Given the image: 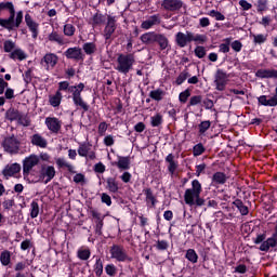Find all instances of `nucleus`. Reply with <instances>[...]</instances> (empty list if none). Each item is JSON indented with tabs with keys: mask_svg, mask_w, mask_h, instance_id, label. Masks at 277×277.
<instances>
[{
	"mask_svg": "<svg viewBox=\"0 0 277 277\" xmlns=\"http://www.w3.org/2000/svg\"><path fill=\"white\" fill-rule=\"evenodd\" d=\"M2 11L9 12L10 16L8 18H0V27L8 29V31H16L23 23V11L16 13L12 2H2Z\"/></svg>",
	"mask_w": 277,
	"mask_h": 277,
	"instance_id": "nucleus-1",
	"label": "nucleus"
},
{
	"mask_svg": "<svg viewBox=\"0 0 277 277\" xmlns=\"http://www.w3.org/2000/svg\"><path fill=\"white\" fill-rule=\"evenodd\" d=\"M200 194H202V184L198 180H193L192 188L186 189L184 193V202L188 207H203L205 199L200 197Z\"/></svg>",
	"mask_w": 277,
	"mask_h": 277,
	"instance_id": "nucleus-2",
	"label": "nucleus"
},
{
	"mask_svg": "<svg viewBox=\"0 0 277 277\" xmlns=\"http://www.w3.org/2000/svg\"><path fill=\"white\" fill-rule=\"evenodd\" d=\"M55 167L49 164H42L39 174H36V171H32L30 174V183H51L55 179Z\"/></svg>",
	"mask_w": 277,
	"mask_h": 277,
	"instance_id": "nucleus-3",
	"label": "nucleus"
},
{
	"mask_svg": "<svg viewBox=\"0 0 277 277\" xmlns=\"http://www.w3.org/2000/svg\"><path fill=\"white\" fill-rule=\"evenodd\" d=\"M135 64V54H118L117 65L115 70L119 71L121 75H129L133 70Z\"/></svg>",
	"mask_w": 277,
	"mask_h": 277,
	"instance_id": "nucleus-4",
	"label": "nucleus"
},
{
	"mask_svg": "<svg viewBox=\"0 0 277 277\" xmlns=\"http://www.w3.org/2000/svg\"><path fill=\"white\" fill-rule=\"evenodd\" d=\"M109 252L110 259L118 261V263H133V258L127 253V249L122 245H113Z\"/></svg>",
	"mask_w": 277,
	"mask_h": 277,
	"instance_id": "nucleus-5",
	"label": "nucleus"
},
{
	"mask_svg": "<svg viewBox=\"0 0 277 277\" xmlns=\"http://www.w3.org/2000/svg\"><path fill=\"white\" fill-rule=\"evenodd\" d=\"M85 84L83 82H80L78 84V88H71L70 94H72V102L76 107H80V109H83V111H88L90 109V106L85 101H83V97H81V91L84 90Z\"/></svg>",
	"mask_w": 277,
	"mask_h": 277,
	"instance_id": "nucleus-6",
	"label": "nucleus"
},
{
	"mask_svg": "<svg viewBox=\"0 0 277 277\" xmlns=\"http://www.w3.org/2000/svg\"><path fill=\"white\" fill-rule=\"evenodd\" d=\"M40 163V157L36 154H31L30 156L26 157L23 160V174L24 176H28L29 181L31 182V170L36 168Z\"/></svg>",
	"mask_w": 277,
	"mask_h": 277,
	"instance_id": "nucleus-7",
	"label": "nucleus"
},
{
	"mask_svg": "<svg viewBox=\"0 0 277 277\" xmlns=\"http://www.w3.org/2000/svg\"><path fill=\"white\" fill-rule=\"evenodd\" d=\"M116 29H118V24L116 21V16L108 15L107 22L102 32V36L105 38L106 42L114 40V35L116 34Z\"/></svg>",
	"mask_w": 277,
	"mask_h": 277,
	"instance_id": "nucleus-8",
	"label": "nucleus"
},
{
	"mask_svg": "<svg viewBox=\"0 0 277 277\" xmlns=\"http://www.w3.org/2000/svg\"><path fill=\"white\" fill-rule=\"evenodd\" d=\"M228 75L224 69H217L214 75V84L219 92H224L226 90V83H228Z\"/></svg>",
	"mask_w": 277,
	"mask_h": 277,
	"instance_id": "nucleus-9",
	"label": "nucleus"
},
{
	"mask_svg": "<svg viewBox=\"0 0 277 277\" xmlns=\"http://www.w3.org/2000/svg\"><path fill=\"white\" fill-rule=\"evenodd\" d=\"M2 146L5 153H9L10 155H17L19 150L21 142H18V138L12 135L4 138Z\"/></svg>",
	"mask_w": 277,
	"mask_h": 277,
	"instance_id": "nucleus-10",
	"label": "nucleus"
},
{
	"mask_svg": "<svg viewBox=\"0 0 277 277\" xmlns=\"http://www.w3.org/2000/svg\"><path fill=\"white\" fill-rule=\"evenodd\" d=\"M57 62H60V57L55 53H47L41 60L45 70H53L57 66Z\"/></svg>",
	"mask_w": 277,
	"mask_h": 277,
	"instance_id": "nucleus-11",
	"label": "nucleus"
},
{
	"mask_svg": "<svg viewBox=\"0 0 277 277\" xmlns=\"http://www.w3.org/2000/svg\"><path fill=\"white\" fill-rule=\"evenodd\" d=\"M183 5V0H162L161 2V8L166 12H179Z\"/></svg>",
	"mask_w": 277,
	"mask_h": 277,
	"instance_id": "nucleus-12",
	"label": "nucleus"
},
{
	"mask_svg": "<svg viewBox=\"0 0 277 277\" xmlns=\"http://www.w3.org/2000/svg\"><path fill=\"white\" fill-rule=\"evenodd\" d=\"M45 127L51 133L57 135L62 131V120H58L56 117L45 118Z\"/></svg>",
	"mask_w": 277,
	"mask_h": 277,
	"instance_id": "nucleus-13",
	"label": "nucleus"
},
{
	"mask_svg": "<svg viewBox=\"0 0 277 277\" xmlns=\"http://www.w3.org/2000/svg\"><path fill=\"white\" fill-rule=\"evenodd\" d=\"M189 42H192V31H180L175 35V44H177L180 49H185Z\"/></svg>",
	"mask_w": 277,
	"mask_h": 277,
	"instance_id": "nucleus-14",
	"label": "nucleus"
},
{
	"mask_svg": "<svg viewBox=\"0 0 277 277\" xmlns=\"http://www.w3.org/2000/svg\"><path fill=\"white\" fill-rule=\"evenodd\" d=\"M25 23L29 31H31L34 40H36V38H38V35L40 34V24L34 21V18H31V15L29 14L25 15Z\"/></svg>",
	"mask_w": 277,
	"mask_h": 277,
	"instance_id": "nucleus-15",
	"label": "nucleus"
},
{
	"mask_svg": "<svg viewBox=\"0 0 277 277\" xmlns=\"http://www.w3.org/2000/svg\"><path fill=\"white\" fill-rule=\"evenodd\" d=\"M64 55L67 57V60H75L76 62L83 60V52L79 47L68 48Z\"/></svg>",
	"mask_w": 277,
	"mask_h": 277,
	"instance_id": "nucleus-16",
	"label": "nucleus"
},
{
	"mask_svg": "<svg viewBox=\"0 0 277 277\" xmlns=\"http://www.w3.org/2000/svg\"><path fill=\"white\" fill-rule=\"evenodd\" d=\"M91 215L95 223L96 235H103V220H105V217L96 210H91Z\"/></svg>",
	"mask_w": 277,
	"mask_h": 277,
	"instance_id": "nucleus-17",
	"label": "nucleus"
},
{
	"mask_svg": "<svg viewBox=\"0 0 277 277\" xmlns=\"http://www.w3.org/2000/svg\"><path fill=\"white\" fill-rule=\"evenodd\" d=\"M30 143L38 148H47L49 146V142L40 133L32 134L30 136Z\"/></svg>",
	"mask_w": 277,
	"mask_h": 277,
	"instance_id": "nucleus-18",
	"label": "nucleus"
},
{
	"mask_svg": "<svg viewBox=\"0 0 277 277\" xmlns=\"http://www.w3.org/2000/svg\"><path fill=\"white\" fill-rule=\"evenodd\" d=\"M107 21V16L103 15L101 11H97L93 16L90 18V25L92 27H102V25H105V22Z\"/></svg>",
	"mask_w": 277,
	"mask_h": 277,
	"instance_id": "nucleus-19",
	"label": "nucleus"
},
{
	"mask_svg": "<svg viewBox=\"0 0 277 277\" xmlns=\"http://www.w3.org/2000/svg\"><path fill=\"white\" fill-rule=\"evenodd\" d=\"M119 170H131V158L129 156H119L118 161L113 162Z\"/></svg>",
	"mask_w": 277,
	"mask_h": 277,
	"instance_id": "nucleus-20",
	"label": "nucleus"
},
{
	"mask_svg": "<svg viewBox=\"0 0 277 277\" xmlns=\"http://www.w3.org/2000/svg\"><path fill=\"white\" fill-rule=\"evenodd\" d=\"M161 24V17L159 15H151L141 24L142 29H150L155 25Z\"/></svg>",
	"mask_w": 277,
	"mask_h": 277,
	"instance_id": "nucleus-21",
	"label": "nucleus"
},
{
	"mask_svg": "<svg viewBox=\"0 0 277 277\" xmlns=\"http://www.w3.org/2000/svg\"><path fill=\"white\" fill-rule=\"evenodd\" d=\"M255 76L260 79H277V69H259Z\"/></svg>",
	"mask_w": 277,
	"mask_h": 277,
	"instance_id": "nucleus-22",
	"label": "nucleus"
},
{
	"mask_svg": "<svg viewBox=\"0 0 277 277\" xmlns=\"http://www.w3.org/2000/svg\"><path fill=\"white\" fill-rule=\"evenodd\" d=\"M106 189L110 194H118V192L120 190V184L118 183V180H116V177H107Z\"/></svg>",
	"mask_w": 277,
	"mask_h": 277,
	"instance_id": "nucleus-23",
	"label": "nucleus"
},
{
	"mask_svg": "<svg viewBox=\"0 0 277 277\" xmlns=\"http://www.w3.org/2000/svg\"><path fill=\"white\" fill-rule=\"evenodd\" d=\"M173 154H169L164 161L169 164L168 166V171L171 174V176H174V172L179 169V161L174 160Z\"/></svg>",
	"mask_w": 277,
	"mask_h": 277,
	"instance_id": "nucleus-24",
	"label": "nucleus"
},
{
	"mask_svg": "<svg viewBox=\"0 0 277 277\" xmlns=\"http://www.w3.org/2000/svg\"><path fill=\"white\" fill-rule=\"evenodd\" d=\"M21 172V164L13 163L9 164L2 171L3 176H14V174H18Z\"/></svg>",
	"mask_w": 277,
	"mask_h": 277,
	"instance_id": "nucleus-25",
	"label": "nucleus"
},
{
	"mask_svg": "<svg viewBox=\"0 0 277 277\" xmlns=\"http://www.w3.org/2000/svg\"><path fill=\"white\" fill-rule=\"evenodd\" d=\"M57 168H66L70 174H77L75 166L67 161L66 158H56Z\"/></svg>",
	"mask_w": 277,
	"mask_h": 277,
	"instance_id": "nucleus-26",
	"label": "nucleus"
},
{
	"mask_svg": "<svg viewBox=\"0 0 277 277\" xmlns=\"http://www.w3.org/2000/svg\"><path fill=\"white\" fill-rule=\"evenodd\" d=\"M48 40L50 42H55L60 47H64V44H66V39H64V37L62 35H60V32H57V31H52L48 36Z\"/></svg>",
	"mask_w": 277,
	"mask_h": 277,
	"instance_id": "nucleus-27",
	"label": "nucleus"
},
{
	"mask_svg": "<svg viewBox=\"0 0 277 277\" xmlns=\"http://www.w3.org/2000/svg\"><path fill=\"white\" fill-rule=\"evenodd\" d=\"M157 44L160 48V51H166V49H168V47H170V40L168 39V37H166V35L162 34H157L156 35V41Z\"/></svg>",
	"mask_w": 277,
	"mask_h": 277,
	"instance_id": "nucleus-28",
	"label": "nucleus"
},
{
	"mask_svg": "<svg viewBox=\"0 0 277 277\" xmlns=\"http://www.w3.org/2000/svg\"><path fill=\"white\" fill-rule=\"evenodd\" d=\"M228 181V176L224 172H215L212 176V183L214 185H224Z\"/></svg>",
	"mask_w": 277,
	"mask_h": 277,
	"instance_id": "nucleus-29",
	"label": "nucleus"
},
{
	"mask_svg": "<svg viewBox=\"0 0 277 277\" xmlns=\"http://www.w3.org/2000/svg\"><path fill=\"white\" fill-rule=\"evenodd\" d=\"M143 194H145V202L147 205H151V207H155L157 205V197L153 194V189L150 188H145L143 190Z\"/></svg>",
	"mask_w": 277,
	"mask_h": 277,
	"instance_id": "nucleus-30",
	"label": "nucleus"
},
{
	"mask_svg": "<svg viewBox=\"0 0 277 277\" xmlns=\"http://www.w3.org/2000/svg\"><path fill=\"white\" fill-rule=\"evenodd\" d=\"M156 40H157L156 32H146L141 36V42H143V44H154Z\"/></svg>",
	"mask_w": 277,
	"mask_h": 277,
	"instance_id": "nucleus-31",
	"label": "nucleus"
},
{
	"mask_svg": "<svg viewBox=\"0 0 277 277\" xmlns=\"http://www.w3.org/2000/svg\"><path fill=\"white\" fill-rule=\"evenodd\" d=\"M10 58L11 60H19V62H23V60H27V54L25 53V51L15 48L11 54H10Z\"/></svg>",
	"mask_w": 277,
	"mask_h": 277,
	"instance_id": "nucleus-32",
	"label": "nucleus"
},
{
	"mask_svg": "<svg viewBox=\"0 0 277 277\" xmlns=\"http://www.w3.org/2000/svg\"><path fill=\"white\" fill-rule=\"evenodd\" d=\"M0 263L4 267H8L12 263V253L8 250H4L0 254Z\"/></svg>",
	"mask_w": 277,
	"mask_h": 277,
	"instance_id": "nucleus-33",
	"label": "nucleus"
},
{
	"mask_svg": "<svg viewBox=\"0 0 277 277\" xmlns=\"http://www.w3.org/2000/svg\"><path fill=\"white\" fill-rule=\"evenodd\" d=\"M92 252L90 251V248H80L77 251V256L80 259V261H88L90 259Z\"/></svg>",
	"mask_w": 277,
	"mask_h": 277,
	"instance_id": "nucleus-34",
	"label": "nucleus"
},
{
	"mask_svg": "<svg viewBox=\"0 0 277 277\" xmlns=\"http://www.w3.org/2000/svg\"><path fill=\"white\" fill-rule=\"evenodd\" d=\"M93 269L95 276L102 277L103 276V260L100 256H96L95 264L93 265Z\"/></svg>",
	"mask_w": 277,
	"mask_h": 277,
	"instance_id": "nucleus-35",
	"label": "nucleus"
},
{
	"mask_svg": "<svg viewBox=\"0 0 277 277\" xmlns=\"http://www.w3.org/2000/svg\"><path fill=\"white\" fill-rule=\"evenodd\" d=\"M234 207H237L238 211L240 212L241 215H248L249 210L246 205H243V201L241 199H236L233 201Z\"/></svg>",
	"mask_w": 277,
	"mask_h": 277,
	"instance_id": "nucleus-36",
	"label": "nucleus"
},
{
	"mask_svg": "<svg viewBox=\"0 0 277 277\" xmlns=\"http://www.w3.org/2000/svg\"><path fill=\"white\" fill-rule=\"evenodd\" d=\"M76 31H77V28L72 24H65L63 27L64 36H66L67 38H72Z\"/></svg>",
	"mask_w": 277,
	"mask_h": 277,
	"instance_id": "nucleus-37",
	"label": "nucleus"
},
{
	"mask_svg": "<svg viewBox=\"0 0 277 277\" xmlns=\"http://www.w3.org/2000/svg\"><path fill=\"white\" fill-rule=\"evenodd\" d=\"M149 96L150 98H153V101L159 102L163 100V96H166V92L161 89H157V90L150 91Z\"/></svg>",
	"mask_w": 277,
	"mask_h": 277,
	"instance_id": "nucleus-38",
	"label": "nucleus"
},
{
	"mask_svg": "<svg viewBox=\"0 0 277 277\" xmlns=\"http://www.w3.org/2000/svg\"><path fill=\"white\" fill-rule=\"evenodd\" d=\"M49 101L52 107H60V105L62 104V92L57 91L55 95L50 96Z\"/></svg>",
	"mask_w": 277,
	"mask_h": 277,
	"instance_id": "nucleus-39",
	"label": "nucleus"
},
{
	"mask_svg": "<svg viewBox=\"0 0 277 277\" xmlns=\"http://www.w3.org/2000/svg\"><path fill=\"white\" fill-rule=\"evenodd\" d=\"M82 49L87 55H93V53H96V43L87 42L82 45Z\"/></svg>",
	"mask_w": 277,
	"mask_h": 277,
	"instance_id": "nucleus-40",
	"label": "nucleus"
},
{
	"mask_svg": "<svg viewBox=\"0 0 277 277\" xmlns=\"http://www.w3.org/2000/svg\"><path fill=\"white\" fill-rule=\"evenodd\" d=\"M5 115L8 120H10L11 122H14V120H18V117L21 116V111H18V109L10 108L9 110H6Z\"/></svg>",
	"mask_w": 277,
	"mask_h": 277,
	"instance_id": "nucleus-41",
	"label": "nucleus"
},
{
	"mask_svg": "<svg viewBox=\"0 0 277 277\" xmlns=\"http://www.w3.org/2000/svg\"><path fill=\"white\" fill-rule=\"evenodd\" d=\"M38 215H40V206L38 205L37 201H32L30 203V217L32 220H36V217H38Z\"/></svg>",
	"mask_w": 277,
	"mask_h": 277,
	"instance_id": "nucleus-42",
	"label": "nucleus"
},
{
	"mask_svg": "<svg viewBox=\"0 0 277 277\" xmlns=\"http://www.w3.org/2000/svg\"><path fill=\"white\" fill-rule=\"evenodd\" d=\"M90 150H91L90 144L82 143L78 147V155L80 157H88V154L90 153Z\"/></svg>",
	"mask_w": 277,
	"mask_h": 277,
	"instance_id": "nucleus-43",
	"label": "nucleus"
},
{
	"mask_svg": "<svg viewBox=\"0 0 277 277\" xmlns=\"http://www.w3.org/2000/svg\"><path fill=\"white\" fill-rule=\"evenodd\" d=\"M16 49V42L12 41V40H5L3 42V51L4 53H12L14 50Z\"/></svg>",
	"mask_w": 277,
	"mask_h": 277,
	"instance_id": "nucleus-44",
	"label": "nucleus"
},
{
	"mask_svg": "<svg viewBox=\"0 0 277 277\" xmlns=\"http://www.w3.org/2000/svg\"><path fill=\"white\" fill-rule=\"evenodd\" d=\"M185 259L190 263H198V253H196V250L194 249H188L186 251Z\"/></svg>",
	"mask_w": 277,
	"mask_h": 277,
	"instance_id": "nucleus-45",
	"label": "nucleus"
},
{
	"mask_svg": "<svg viewBox=\"0 0 277 277\" xmlns=\"http://www.w3.org/2000/svg\"><path fill=\"white\" fill-rule=\"evenodd\" d=\"M259 105H263L264 107H274V102L272 97L267 100V95H262L258 97Z\"/></svg>",
	"mask_w": 277,
	"mask_h": 277,
	"instance_id": "nucleus-46",
	"label": "nucleus"
},
{
	"mask_svg": "<svg viewBox=\"0 0 277 277\" xmlns=\"http://www.w3.org/2000/svg\"><path fill=\"white\" fill-rule=\"evenodd\" d=\"M150 124L151 127H161V124H163V116H161V114H157L150 117Z\"/></svg>",
	"mask_w": 277,
	"mask_h": 277,
	"instance_id": "nucleus-47",
	"label": "nucleus"
},
{
	"mask_svg": "<svg viewBox=\"0 0 277 277\" xmlns=\"http://www.w3.org/2000/svg\"><path fill=\"white\" fill-rule=\"evenodd\" d=\"M251 38H253L254 44H263L264 42H267V35H250Z\"/></svg>",
	"mask_w": 277,
	"mask_h": 277,
	"instance_id": "nucleus-48",
	"label": "nucleus"
},
{
	"mask_svg": "<svg viewBox=\"0 0 277 277\" xmlns=\"http://www.w3.org/2000/svg\"><path fill=\"white\" fill-rule=\"evenodd\" d=\"M18 124H22V127H29L31 124V120L28 118L27 115L19 113V117L17 118Z\"/></svg>",
	"mask_w": 277,
	"mask_h": 277,
	"instance_id": "nucleus-49",
	"label": "nucleus"
},
{
	"mask_svg": "<svg viewBox=\"0 0 277 277\" xmlns=\"http://www.w3.org/2000/svg\"><path fill=\"white\" fill-rule=\"evenodd\" d=\"M205 150H207V148H205V145H202V143H198L193 147V155L194 157H200V155H202Z\"/></svg>",
	"mask_w": 277,
	"mask_h": 277,
	"instance_id": "nucleus-50",
	"label": "nucleus"
},
{
	"mask_svg": "<svg viewBox=\"0 0 277 277\" xmlns=\"http://www.w3.org/2000/svg\"><path fill=\"white\" fill-rule=\"evenodd\" d=\"M71 88H79V85H70V83H68V81H62L58 83V92H69L70 93V89Z\"/></svg>",
	"mask_w": 277,
	"mask_h": 277,
	"instance_id": "nucleus-51",
	"label": "nucleus"
},
{
	"mask_svg": "<svg viewBox=\"0 0 277 277\" xmlns=\"http://www.w3.org/2000/svg\"><path fill=\"white\" fill-rule=\"evenodd\" d=\"M155 248H157L160 252H163L170 248V242H168V240H158Z\"/></svg>",
	"mask_w": 277,
	"mask_h": 277,
	"instance_id": "nucleus-52",
	"label": "nucleus"
},
{
	"mask_svg": "<svg viewBox=\"0 0 277 277\" xmlns=\"http://www.w3.org/2000/svg\"><path fill=\"white\" fill-rule=\"evenodd\" d=\"M209 16H211L212 18H215V21H226V16H224V14L220 13L216 10H211L208 13Z\"/></svg>",
	"mask_w": 277,
	"mask_h": 277,
	"instance_id": "nucleus-53",
	"label": "nucleus"
},
{
	"mask_svg": "<svg viewBox=\"0 0 277 277\" xmlns=\"http://www.w3.org/2000/svg\"><path fill=\"white\" fill-rule=\"evenodd\" d=\"M192 42H199V44H205V42H207V36L205 35H194V32H192Z\"/></svg>",
	"mask_w": 277,
	"mask_h": 277,
	"instance_id": "nucleus-54",
	"label": "nucleus"
},
{
	"mask_svg": "<svg viewBox=\"0 0 277 277\" xmlns=\"http://www.w3.org/2000/svg\"><path fill=\"white\" fill-rule=\"evenodd\" d=\"M202 103V96L201 95H194L190 97L188 107H194L196 105H200Z\"/></svg>",
	"mask_w": 277,
	"mask_h": 277,
	"instance_id": "nucleus-55",
	"label": "nucleus"
},
{
	"mask_svg": "<svg viewBox=\"0 0 277 277\" xmlns=\"http://www.w3.org/2000/svg\"><path fill=\"white\" fill-rule=\"evenodd\" d=\"M195 55L199 60H202V57L207 55V49H205V47L202 45H198L197 48H195Z\"/></svg>",
	"mask_w": 277,
	"mask_h": 277,
	"instance_id": "nucleus-56",
	"label": "nucleus"
},
{
	"mask_svg": "<svg viewBox=\"0 0 277 277\" xmlns=\"http://www.w3.org/2000/svg\"><path fill=\"white\" fill-rule=\"evenodd\" d=\"M189 96H192V92L189 91V89L181 92L179 95L180 103H187V98H189Z\"/></svg>",
	"mask_w": 277,
	"mask_h": 277,
	"instance_id": "nucleus-57",
	"label": "nucleus"
},
{
	"mask_svg": "<svg viewBox=\"0 0 277 277\" xmlns=\"http://www.w3.org/2000/svg\"><path fill=\"white\" fill-rule=\"evenodd\" d=\"M187 77H189V72L187 71H182L179 77L176 78L175 80V83L177 85H182L186 80H187Z\"/></svg>",
	"mask_w": 277,
	"mask_h": 277,
	"instance_id": "nucleus-58",
	"label": "nucleus"
},
{
	"mask_svg": "<svg viewBox=\"0 0 277 277\" xmlns=\"http://www.w3.org/2000/svg\"><path fill=\"white\" fill-rule=\"evenodd\" d=\"M211 129V121H202L199 124V133L202 135L203 133H207Z\"/></svg>",
	"mask_w": 277,
	"mask_h": 277,
	"instance_id": "nucleus-59",
	"label": "nucleus"
},
{
	"mask_svg": "<svg viewBox=\"0 0 277 277\" xmlns=\"http://www.w3.org/2000/svg\"><path fill=\"white\" fill-rule=\"evenodd\" d=\"M230 47L233 51H235L236 53H240L241 49H243V43H241V41L239 40H235L230 43Z\"/></svg>",
	"mask_w": 277,
	"mask_h": 277,
	"instance_id": "nucleus-60",
	"label": "nucleus"
},
{
	"mask_svg": "<svg viewBox=\"0 0 277 277\" xmlns=\"http://www.w3.org/2000/svg\"><path fill=\"white\" fill-rule=\"evenodd\" d=\"M256 10L258 12H265L267 10V0H258Z\"/></svg>",
	"mask_w": 277,
	"mask_h": 277,
	"instance_id": "nucleus-61",
	"label": "nucleus"
},
{
	"mask_svg": "<svg viewBox=\"0 0 277 277\" xmlns=\"http://www.w3.org/2000/svg\"><path fill=\"white\" fill-rule=\"evenodd\" d=\"M105 272H106L107 276H111V277L116 276V265L107 264L105 266Z\"/></svg>",
	"mask_w": 277,
	"mask_h": 277,
	"instance_id": "nucleus-62",
	"label": "nucleus"
},
{
	"mask_svg": "<svg viewBox=\"0 0 277 277\" xmlns=\"http://www.w3.org/2000/svg\"><path fill=\"white\" fill-rule=\"evenodd\" d=\"M119 179L122 181V183H131V179H133V175L128 172V171H124L120 176Z\"/></svg>",
	"mask_w": 277,
	"mask_h": 277,
	"instance_id": "nucleus-63",
	"label": "nucleus"
},
{
	"mask_svg": "<svg viewBox=\"0 0 277 277\" xmlns=\"http://www.w3.org/2000/svg\"><path fill=\"white\" fill-rule=\"evenodd\" d=\"M31 72H32L31 68H28V69L24 72L23 77H24L25 83H31Z\"/></svg>",
	"mask_w": 277,
	"mask_h": 277,
	"instance_id": "nucleus-64",
	"label": "nucleus"
}]
</instances>
